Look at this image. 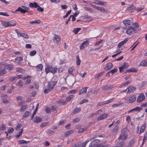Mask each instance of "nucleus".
<instances>
[{
	"mask_svg": "<svg viewBox=\"0 0 147 147\" xmlns=\"http://www.w3.org/2000/svg\"><path fill=\"white\" fill-rule=\"evenodd\" d=\"M113 100V98H112L111 99L104 101L105 104H107L112 102Z\"/></svg>",
	"mask_w": 147,
	"mask_h": 147,
	"instance_id": "nucleus-55",
	"label": "nucleus"
},
{
	"mask_svg": "<svg viewBox=\"0 0 147 147\" xmlns=\"http://www.w3.org/2000/svg\"><path fill=\"white\" fill-rule=\"evenodd\" d=\"M123 29L126 30V33L129 35L133 34L136 31V29L132 26L124 27Z\"/></svg>",
	"mask_w": 147,
	"mask_h": 147,
	"instance_id": "nucleus-1",
	"label": "nucleus"
},
{
	"mask_svg": "<svg viewBox=\"0 0 147 147\" xmlns=\"http://www.w3.org/2000/svg\"><path fill=\"white\" fill-rule=\"evenodd\" d=\"M132 25L134 26V28L136 30V29H138V30H140L141 28L139 26L137 22H134V23H133Z\"/></svg>",
	"mask_w": 147,
	"mask_h": 147,
	"instance_id": "nucleus-18",
	"label": "nucleus"
},
{
	"mask_svg": "<svg viewBox=\"0 0 147 147\" xmlns=\"http://www.w3.org/2000/svg\"><path fill=\"white\" fill-rule=\"evenodd\" d=\"M128 41V38H126L123 41H122L121 42H120L119 43V44L117 47L119 49H117L116 51V52H119V50H120V48L121 46H122L125 43L127 42V41ZM122 49H121L120 50H121Z\"/></svg>",
	"mask_w": 147,
	"mask_h": 147,
	"instance_id": "nucleus-3",
	"label": "nucleus"
},
{
	"mask_svg": "<svg viewBox=\"0 0 147 147\" xmlns=\"http://www.w3.org/2000/svg\"><path fill=\"white\" fill-rule=\"evenodd\" d=\"M36 53V51L35 50L32 51H31L30 53V56H33Z\"/></svg>",
	"mask_w": 147,
	"mask_h": 147,
	"instance_id": "nucleus-44",
	"label": "nucleus"
},
{
	"mask_svg": "<svg viewBox=\"0 0 147 147\" xmlns=\"http://www.w3.org/2000/svg\"><path fill=\"white\" fill-rule=\"evenodd\" d=\"M16 71L20 73H23L25 72V70L24 69L20 68H17Z\"/></svg>",
	"mask_w": 147,
	"mask_h": 147,
	"instance_id": "nucleus-38",
	"label": "nucleus"
},
{
	"mask_svg": "<svg viewBox=\"0 0 147 147\" xmlns=\"http://www.w3.org/2000/svg\"><path fill=\"white\" fill-rule=\"evenodd\" d=\"M76 78L71 79L69 81V84L71 86H73L75 83Z\"/></svg>",
	"mask_w": 147,
	"mask_h": 147,
	"instance_id": "nucleus-37",
	"label": "nucleus"
},
{
	"mask_svg": "<svg viewBox=\"0 0 147 147\" xmlns=\"http://www.w3.org/2000/svg\"><path fill=\"white\" fill-rule=\"evenodd\" d=\"M88 102V100L86 99H84L80 102V104L82 105L85 102Z\"/></svg>",
	"mask_w": 147,
	"mask_h": 147,
	"instance_id": "nucleus-57",
	"label": "nucleus"
},
{
	"mask_svg": "<svg viewBox=\"0 0 147 147\" xmlns=\"http://www.w3.org/2000/svg\"><path fill=\"white\" fill-rule=\"evenodd\" d=\"M73 131L72 130H71L69 131H67L66 133L65 134V137L67 136L70 134H72L73 132Z\"/></svg>",
	"mask_w": 147,
	"mask_h": 147,
	"instance_id": "nucleus-32",
	"label": "nucleus"
},
{
	"mask_svg": "<svg viewBox=\"0 0 147 147\" xmlns=\"http://www.w3.org/2000/svg\"><path fill=\"white\" fill-rule=\"evenodd\" d=\"M113 66V65H107V66L105 67L104 69L105 70H108L111 69Z\"/></svg>",
	"mask_w": 147,
	"mask_h": 147,
	"instance_id": "nucleus-40",
	"label": "nucleus"
},
{
	"mask_svg": "<svg viewBox=\"0 0 147 147\" xmlns=\"http://www.w3.org/2000/svg\"><path fill=\"white\" fill-rule=\"evenodd\" d=\"M47 67H46L45 70L46 73L49 72L52 69V67L49 66V65H47Z\"/></svg>",
	"mask_w": 147,
	"mask_h": 147,
	"instance_id": "nucleus-20",
	"label": "nucleus"
},
{
	"mask_svg": "<svg viewBox=\"0 0 147 147\" xmlns=\"http://www.w3.org/2000/svg\"><path fill=\"white\" fill-rule=\"evenodd\" d=\"M30 112L29 111H27L25 112V113L23 115V117L24 118L27 117L30 115Z\"/></svg>",
	"mask_w": 147,
	"mask_h": 147,
	"instance_id": "nucleus-30",
	"label": "nucleus"
},
{
	"mask_svg": "<svg viewBox=\"0 0 147 147\" xmlns=\"http://www.w3.org/2000/svg\"><path fill=\"white\" fill-rule=\"evenodd\" d=\"M52 89L48 86V88L45 89L44 90V92L45 94L48 93Z\"/></svg>",
	"mask_w": 147,
	"mask_h": 147,
	"instance_id": "nucleus-47",
	"label": "nucleus"
},
{
	"mask_svg": "<svg viewBox=\"0 0 147 147\" xmlns=\"http://www.w3.org/2000/svg\"><path fill=\"white\" fill-rule=\"evenodd\" d=\"M108 114L106 113H104L103 114L100 115V117H98L97 118L98 121L102 120L106 118Z\"/></svg>",
	"mask_w": 147,
	"mask_h": 147,
	"instance_id": "nucleus-13",
	"label": "nucleus"
},
{
	"mask_svg": "<svg viewBox=\"0 0 147 147\" xmlns=\"http://www.w3.org/2000/svg\"><path fill=\"white\" fill-rule=\"evenodd\" d=\"M6 73V71L5 69L3 70L0 72V76H2L5 74Z\"/></svg>",
	"mask_w": 147,
	"mask_h": 147,
	"instance_id": "nucleus-62",
	"label": "nucleus"
},
{
	"mask_svg": "<svg viewBox=\"0 0 147 147\" xmlns=\"http://www.w3.org/2000/svg\"><path fill=\"white\" fill-rule=\"evenodd\" d=\"M104 72V71H103L100 73L98 74H97L95 76V78L96 77L97 78H99V77H100L103 75Z\"/></svg>",
	"mask_w": 147,
	"mask_h": 147,
	"instance_id": "nucleus-45",
	"label": "nucleus"
},
{
	"mask_svg": "<svg viewBox=\"0 0 147 147\" xmlns=\"http://www.w3.org/2000/svg\"><path fill=\"white\" fill-rule=\"evenodd\" d=\"M2 26H4L5 27H9V21L6 22L4 21L2 23Z\"/></svg>",
	"mask_w": 147,
	"mask_h": 147,
	"instance_id": "nucleus-23",
	"label": "nucleus"
},
{
	"mask_svg": "<svg viewBox=\"0 0 147 147\" xmlns=\"http://www.w3.org/2000/svg\"><path fill=\"white\" fill-rule=\"evenodd\" d=\"M16 85L20 87V88H21L23 86L22 84V80H19L18 83L16 84Z\"/></svg>",
	"mask_w": 147,
	"mask_h": 147,
	"instance_id": "nucleus-35",
	"label": "nucleus"
},
{
	"mask_svg": "<svg viewBox=\"0 0 147 147\" xmlns=\"http://www.w3.org/2000/svg\"><path fill=\"white\" fill-rule=\"evenodd\" d=\"M134 9L136 10L137 11V12L138 13L139 11L143 10V8L139 7L138 8H136L135 7Z\"/></svg>",
	"mask_w": 147,
	"mask_h": 147,
	"instance_id": "nucleus-56",
	"label": "nucleus"
},
{
	"mask_svg": "<svg viewBox=\"0 0 147 147\" xmlns=\"http://www.w3.org/2000/svg\"><path fill=\"white\" fill-rule=\"evenodd\" d=\"M117 71V69H114L111 71H109V73H111L112 74H113L115 73Z\"/></svg>",
	"mask_w": 147,
	"mask_h": 147,
	"instance_id": "nucleus-63",
	"label": "nucleus"
},
{
	"mask_svg": "<svg viewBox=\"0 0 147 147\" xmlns=\"http://www.w3.org/2000/svg\"><path fill=\"white\" fill-rule=\"evenodd\" d=\"M18 142L20 144H26L28 142H29V141H26L24 140H20Z\"/></svg>",
	"mask_w": 147,
	"mask_h": 147,
	"instance_id": "nucleus-36",
	"label": "nucleus"
},
{
	"mask_svg": "<svg viewBox=\"0 0 147 147\" xmlns=\"http://www.w3.org/2000/svg\"><path fill=\"white\" fill-rule=\"evenodd\" d=\"M126 65H122L121 67H119V71L121 72L124 69H125Z\"/></svg>",
	"mask_w": 147,
	"mask_h": 147,
	"instance_id": "nucleus-48",
	"label": "nucleus"
},
{
	"mask_svg": "<svg viewBox=\"0 0 147 147\" xmlns=\"http://www.w3.org/2000/svg\"><path fill=\"white\" fill-rule=\"evenodd\" d=\"M57 68L54 67L53 68H52L50 71V72L53 74H55L57 71Z\"/></svg>",
	"mask_w": 147,
	"mask_h": 147,
	"instance_id": "nucleus-49",
	"label": "nucleus"
},
{
	"mask_svg": "<svg viewBox=\"0 0 147 147\" xmlns=\"http://www.w3.org/2000/svg\"><path fill=\"white\" fill-rule=\"evenodd\" d=\"M54 37L53 39V41L55 43L59 42L60 41L61 38L59 36L54 34Z\"/></svg>",
	"mask_w": 147,
	"mask_h": 147,
	"instance_id": "nucleus-9",
	"label": "nucleus"
},
{
	"mask_svg": "<svg viewBox=\"0 0 147 147\" xmlns=\"http://www.w3.org/2000/svg\"><path fill=\"white\" fill-rule=\"evenodd\" d=\"M88 142V141H86L84 142H83L81 146L80 147H85L86 144H87Z\"/></svg>",
	"mask_w": 147,
	"mask_h": 147,
	"instance_id": "nucleus-61",
	"label": "nucleus"
},
{
	"mask_svg": "<svg viewBox=\"0 0 147 147\" xmlns=\"http://www.w3.org/2000/svg\"><path fill=\"white\" fill-rule=\"evenodd\" d=\"M6 129V126L5 125L3 124L1 125V126L0 127V130H1L2 131H4Z\"/></svg>",
	"mask_w": 147,
	"mask_h": 147,
	"instance_id": "nucleus-43",
	"label": "nucleus"
},
{
	"mask_svg": "<svg viewBox=\"0 0 147 147\" xmlns=\"http://www.w3.org/2000/svg\"><path fill=\"white\" fill-rule=\"evenodd\" d=\"M7 96L6 95L3 94L1 96V98L3 100V102L4 104L8 103L9 100L7 99Z\"/></svg>",
	"mask_w": 147,
	"mask_h": 147,
	"instance_id": "nucleus-7",
	"label": "nucleus"
},
{
	"mask_svg": "<svg viewBox=\"0 0 147 147\" xmlns=\"http://www.w3.org/2000/svg\"><path fill=\"white\" fill-rule=\"evenodd\" d=\"M142 109V108L139 107H137L136 108H133L134 111L140 112Z\"/></svg>",
	"mask_w": 147,
	"mask_h": 147,
	"instance_id": "nucleus-31",
	"label": "nucleus"
},
{
	"mask_svg": "<svg viewBox=\"0 0 147 147\" xmlns=\"http://www.w3.org/2000/svg\"><path fill=\"white\" fill-rule=\"evenodd\" d=\"M81 111V108L77 107L74 110L73 112L74 114H75L76 113H78L80 111Z\"/></svg>",
	"mask_w": 147,
	"mask_h": 147,
	"instance_id": "nucleus-41",
	"label": "nucleus"
},
{
	"mask_svg": "<svg viewBox=\"0 0 147 147\" xmlns=\"http://www.w3.org/2000/svg\"><path fill=\"white\" fill-rule=\"evenodd\" d=\"M127 138V137L126 136L125 134H123L122 135H121L119 138L118 140H125Z\"/></svg>",
	"mask_w": 147,
	"mask_h": 147,
	"instance_id": "nucleus-21",
	"label": "nucleus"
},
{
	"mask_svg": "<svg viewBox=\"0 0 147 147\" xmlns=\"http://www.w3.org/2000/svg\"><path fill=\"white\" fill-rule=\"evenodd\" d=\"M146 126L145 124L143 125L140 128V132H139L140 134H141L144 132V130L146 129Z\"/></svg>",
	"mask_w": 147,
	"mask_h": 147,
	"instance_id": "nucleus-22",
	"label": "nucleus"
},
{
	"mask_svg": "<svg viewBox=\"0 0 147 147\" xmlns=\"http://www.w3.org/2000/svg\"><path fill=\"white\" fill-rule=\"evenodd\" d=\"M81 30V28H75L73 31L75 34H76Z\"/></svg>",
	"mask_w": 147,
	"mask_h": 147,
	"instance_id": "nucleus-33",
	"label": "nucleus"
},
{
	"mask_svg": "<svg viewBox=\"0 0 147 147\" xmlns=\"http://www.w3.org/2000/svg\"><path fill=\"white\" fill-rule=\"evenodd\" d=\"M138 70L135 68H133L131 69H128L126 71V72H136L138 71Z\"/></svg>",
	"mask_w": 147,
	"mask_h": 147,
	"instance_id": "nucleus-24",
	"label": "nucleus"
},
{
	"mask_svg": "<svg viewBox=\"0 0 147 147\" xmlns=\"http://www.w3.org/2000/svg\"><path fill=\"white\" fill-rule=\"evenodd\" d=\"M77 92H78L77 90H75L69 91V93L70 94H74L76 93Z\"/></svg>",
	"mask_w": 147,
	"mask_h": 147,
	"instance_id": "nucleus-64",
	"label": "nucleus"
},
{
	"mask_svg": "<svg viewBox=\"0 0 147 147\" xmlns=\"http://www.w3.org/2000/svg\"><path fill=\"white\" fill-rule=\"evenodd\" d=\"M96 143L94 141V140H93L92 141L90 145V146H91V147H93L96 144Z\"/></svg>",
	"mask_w": 147,
	"mask_h": 147,
	"instance_id": "nucleus-58",
	"label": "nucleus"
},
{
	"mask_svg": "<svg viewBox=\"0 0 147 147\" xmlns=\"http://www.w3.org/2000/svg\"><path fill=\"white\" fill-rule=\"evenodd\" d=\"M125 144V143L123 142H119L117 143V145L119 147H123L124 146Z\"/></svg>",
	"mask_w": 147,
	"mask_h": 147,
	"instance_id": "nucleus-19",
	"label": "nucleus"
},
{
	"mask_svg": "<svg viewBox=\"0 0 147 147\" xmlns=\"http://www.w3.org/2000/svg\"><path fill=\"white\" fill-rule=\"evenodd\" d=\"M49 123L48 122H46L42 123L40 125V127L43 128L48 125Z\"/></svg>",
	"mask_w": 147,
	"mask_h": 147,
	"instance_id": "nucleus-42",
	"label": "nucleus"
},
{
	"mask_svg": "<svg viewBox=\"0 0 147 147\" xmlns=\"http://www.w3.org/2000/svg\"><path fill=\"white\" fill-rule=\"evenodd\" d=\"M5 69H7L9 70H10L12 69L13 66L12 65H5Z\"/></svg>",
	"mask_w": 147,
	"mask_h": 147,
	"instance_id": "nucleus-34",
	"label": "nucleus"
},
{
	"mask_svg": "<svg viewBox=\"0 0 147 147\" xmlns=\"http://www.w3.org/2000/svg\"><path fill=\"white\" fill-rule=\"evenodd\" d=\"M123 104V102H119L118 103L114 104L112 105V107H115L117 106H119Z\"/></svg>",
	"mask_w": 147,
	"mask_h": 147,
	"instance_id": "nucleus-39",
	"label": "nucleus"
},
{
	"mask_svg": "<svg viewBox=\"0 0 147 147\" xmlns=\"http://www.w3.org/2000/svg\"><path fill=\"white\" fill-rule=\"evenodd\" d=\"M74 68L73 67H70L68 70V72L69 74H71V75L74 76V74L72 73L74 69Z\"/></svg>",
	"mask_w": 147,
	"mask_h": 147,
	"instance_id": "nucleus-26",
	"label": "nucleus"
},
{
	"mask_svg": "<svg viewBox=\"0 0 147 147\" xmlns=\"http://www.w3.org/2000/svg\"><path fill=\"white\" fill-rule=\"evenodd\" d=\"M9 26H15L16 25V23L15 21L14 20H11L9 21Z\"/></svg>",
	"mask_w": 147,
	"mask_h": 147,
	"instance_id": "nucleus-25",
	"label": "nucleus"
},
{
	"mask_svg": "<svg viewBox=\"0 0 147 147\" xmlns=\"http://www.w3.org/2000/svg\"><path fill=\"white\" fill-rule=\"evenodd\" d=\"M71 10H69L68 12L63 17V18H64L67 17L68 15L71 13Z\"/></svg>",
	"mask_w": 147,
	"mask_h": 147,
	"instance_id": "nucleus-50",
	"label": "nucleus"
},
{
	"mask_svg": "<svg viewBox=\"0 0 147 147\" xmlns=\"http://www.w3.org/2000/svg\"><path fill=\"white\" fill-rule=\"evenodd\" d=\"M136 88L133 87L132 85L130 86L127 89L128 90L127 91V93H129L134 92L136 89Z\"/></svg>",
	"mask_w": 147,
	"mask_h": 147,
	"instance_id": "nucleus-12",
	"label": "nucleus"
},
{
	"mask_svg": "<svg viewBox=\"0 0 147 147\" xmlns=\"http://www.w3.org/2000/svg\"><path fill=\"white\" fill-rule=\"evenodd\" d=\"M88 88V87H86L83 88L80 90L79 93V94L80 95L82 94H85L86 92L87 89Z\"/></svg>",
	"mask_w": 147,
	"mask_h": 147,
	"instance_id": "nucleus-16",
	"label": "nucleus"
},
{
	"mask_svg": "<svg viewBox=\"0 0 147 147\" xmlns=\"http://www.w3.org/2000/svg\"><path fill=\"white\" fill-rule=\"evenodd\" d=\"M74 97L73 95H71L67 97L66 98V100L67 101H69L72 98Z\"/></svg>",
	"mask_w": 147,
	"mask_h": 147,
	"instance_id": "nucleus-46",
	"label": "nucleus"
},
{
	"mask_svg": "<svg viewBox=\"0 0 147 147\" xmlns=\"http://www.w3.org/2000/svg\"><path fill=\"white\" fill-rule=\"evenodd\" d=\"M34 121L36 123L41 122L42 121V119L39 117L36 116L33 119Z\"/></svg>",
	"mask_w": 147,
	"mask_h": 147,
	"instance_id": "nucleus-14",
	"label": "nucleus"
},
{
	"mask_svg": "<svg viewBox=\"0 0 147 147\" xmlns=\"http://www.w3.org/2000/svg\"><path fill=\"white\" fill-rule=\"evenodd\" d=\"M136 100V97L135 95L131 96L127 100V102L129 103H132Z\"/></svg>",
	"mask_w": 147,
	"mask_h": 147,
	"instance_id": "nucleus-10",
	"label": "nucleus"
},
{
	"mask_svg": "<svg viewBox=\"0 0 147 147\" xmlns=\"http://www.w3.org/2000/svg\"><path fill=\"white\" fill-rule=\"evenodd\" d=\"M29 6L30 7L32 8H36L39 6V5L36 2L30 3L29 4Z\"/></svg>",
	"mask_w": 147,
	"mask_h": 147,
	"instance_id": "nucleus-17",
	"label": "nucleus"
},
{
	"mask_svg": "<svg viewBox=\"0 0 147 147\" xmlns=\"http://www.w3.org/2000/svg\"><path fill=\"white\" fill-rule=\"evenodd\" d=\"M114 88V86L113 85H107V84L102 87V90H111L112 88Z\"/></svg>",
	"mask_w": 147,
	"mask_h": 147,
	"instance_id": "nucleus-4",
	"label": "nucleus"
},
{
	"mask_svg": "<svg viewBox=\"0 0 147 147\" xmlns=\"http://www.w3.org/2000/svg\"><path fill=\"white\" fill-rule=\"evenodd\" d=\"M89 41L86 40L83 42L80 46L81 50H83L85 47H86L89 45Z\"/></svg>",
	"mask_w": 147,
	"mask_h": 147,
	"instance_id": "nucleus-2",
	"label": "nucleus"
},
{
	"mask_svg": "<svg viewBox=\"0 0 147 147\" xmlns=\"http://www.w3.org/2000/svg\"><path fill=\"white\" fill-rule=\"evenodd\" d=\"M21 127V124L18 123L16 127V130L17 131H19V129Z\"/></svg>",
	"mask_w": 147,
	"mask_h": 147,
	"instance_id": "nucleus-51",
	"label": "nucleus"
},
{
	"mask_svg": "<svg viewBox=\"0 0 147 147\" xmlns=\"http://www.w3.org/2000/svg\"><path fill=\"white\" fill-rule=\"evenodd\" d=\"M15 60L19 61H22L23 60V58L22 57H17L15 59Z\"/></svg>",
	"mask_w": 147,
	"mask_h": 147,
	"instance_id": "nucleus-59",
	"label": "nucleus"
},
{
	"mask_svg": "<svg viewBox=\"0 0 147 147\" xmlns=\"http://www.w3.org/2000/svg\"><path fill=\"white\" fill-rule=\"evenodd\" d=\"M19 36L23 37L26 39H28L29 38L28 35L26 33H22L21 34H20V35H19Z\"/></svg>",
	"mask_w": 147,
	"mask_h": 147,
	"instance_id": "nucleus-27",
	"label": "nucleus"
},
{
	"mask_svg": "<svg viewBox=\"0 0 147 147\" xmlns=\"http://www.w3.org/2000/svg\"><path fill=\"white\" fill-rule=\"evenodd\" d=\"M145 98V97L143 93L139 94L137 98V102H142L144 100Z\"/></svg>",
	"mask_w": 147,
	"mask_h": 147,
	"instance_id": "nucleus-5",
	"label": "nucleus"
},
{
	"mask_svg": "<svg viewBox=\"0 0 147 147\" xmlns=\"http://www.w3.org/2000/svg\"><path fill=\"white\" fill-rule=\"evenodd\" d=\"M81 61L78 56L76 57V64H80Z\"/></svg>",
	"mask_w": 147,
	"mask_h": 147,
	"instance_id": "nucleus-52",
	"label": "nucleus"
},
{
	"mask_svg": "<svg viewBox=\"0 0 147 147\" xmlns=\"http://www.w3.org/2000/svg\"><path fill=\"white\" fill-rule=\"evenodd\" d=\"M123 23L125 26V27H129L131 25V21L128 19H126L123 20Z\"/></svg>",
	"mask_w": 147,
	"mask_h": 147,
	"instance_id": "nucleus-6",
	"label": "nucleus"
},
{
	"mask_svg": "<svg viewBox=\"0 0 147 147\" xmlns=\"http://www.w3.org/2000/svg\"><path fill=\"white\" fill-rule=\"evenodd\" d=\"M41 21L40 20H35L33 21L30 22V23L31 24H40L41 23Z\"/></svg>",
	"mask_w": 147,
	"mask_h": 147,
	"instance_id": "nucleus-29",
	"label": "nucleus"
},
{
	"mask_svg": "<svg viewBox=\"0 0 147 147\" xmlns=\"http://www.w3.org/2000/svg\"><path fill=\"white\" fill-rule=\"evenodd\" d=\"M85 9L86 11H88L90 12H93L92 9L90 8L86 7L85 8Z\"/></svg>",
	"mask_w": 147,
	"mask_h": 147,
	"instance_id": "nucleus-60",
	"label": "nucleus"
},
{
	"mask_svg": "<svg viewBox=\"0 0 147 147\" xmlns=\"http://www.w3.org/2000/svg\"><path fill=\"white\" fill-rule=\"evenodd\" d=\"M92 6L96 10H99L102 12L105 13L107 12V10L103 7H96L94 5H92Z\"/></svg>",
	"mask_w": 147,
	"mask_h": 147,
	"instance_id": "nucleus-8",
	"label": "nucleus"
},
{
	"mask_svg": "<svg viewBox=\"0 0 147 147\" xmlns=\"http://www.w3.org/2000/svg\"><path fill=\"white\" fill-rule=\"evenodd\" d=\"M16 11H20L21 13H25L26 12H28V10L24 9L22 8L21 7H19L16 10Z\"/></svg>",
	"mask_w": 147,
	"mask_h": 147,
	"instance_id": "nucleus-15",
	"label": "nucleus"
},
{
	"mask_svg": "<svg viewBox=\"0 0 147 147\" xmlns=\"http://www.w3.org/2000/svg\"><path fill=\"white\" fill-rule=\"evenodd\" d=\"M37 68V70L38 71H40L42 70L43 68L42 65H37L35 66Z\"/></svg>",
	"mask_w": 147,
	"mask_h": 147,
	"instance_id": "nucleus-28",
	"label": "nucleus"
},
{
	"mask_svg": "<svg viewBox=\"0 0 147 147\" xmlns=\"http://www.w3.org/2000/svg\"><path fill=\"white\" fill-rule=\"evenodd\" d=\"M27 107V106L26 105H24L22 106L20 110L22 112H24L25 111V109Z\"/></svg>",
	"mask_w": 147,
	"mask_h": 147,
	"instance_id": "nucleus-53",
	"label": "nucleus"
},
{
	"mask_svg": "<svg viewBox=\"0 0 147 147\" xmlns=\"http://www.w3.org/2000/svg\"><path fill=\"white\" fill-rule=\"evenodd\" d=\"M57 83V82L55 81H51L49 82L48 85L49 86L51 89H53Z\"/></svg>",
	"mask_w": 147,
	"mask_h": 147,
	"instance_id": "nucleus-11",
	"label": "nucleus"
},
{
	"mask_svg": "<svg viewBox=\"0 0 147 147\" xmlns=\"http://www.w3.org/2000/svg\"><path fill=\"white\" fill-rule=\"evenodd\" d=\"M0 15L7 17L9 16V15L6 12H0Z\"/></svg>",
	"mask_w": 147,
	"mask_h": 147,
	"instance_id": "nucleus-54",
	"label": "nucleus"
}]
</instances>
